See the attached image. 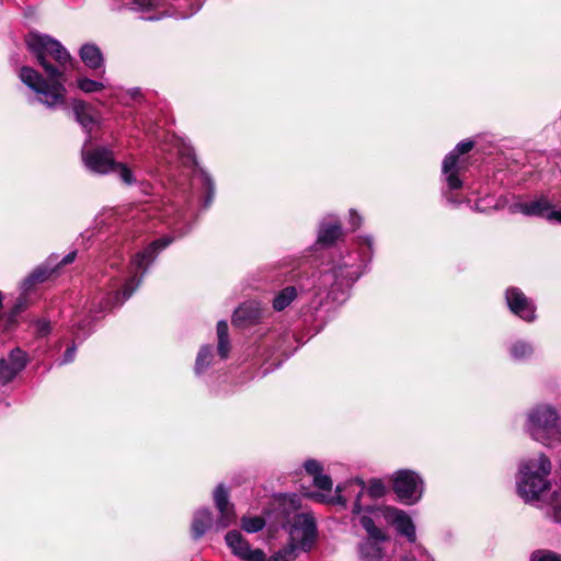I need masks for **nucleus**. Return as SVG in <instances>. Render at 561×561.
<instances>
[{
  "label": "nucleus",
  "mask_w": 561,
  "mask_h": 561,
  "mask_svg": "<svg viewBox=\"0 0 561 561\" xmlns=\"http://www.w3.org/2000/svg\"><path fill=\"white\" fill-rule=\"evenodd\" d=\"M510 353L515 360H523L533 355L534 348L525 341H517L512 344Z\"/></svg>",
  "instance_id": "nucleus-28"
},
{
  "label": "nucleus",
  "mask_w": 561,
  "mask_h": 561,
  "mask_svg": "<svg viewBox=\"0 0 561 561\" xmlns=\"http://www.w3.org/2000/svg\"><path fill=\"white\" fill-rule=\"evenodd\" d=\"M341 225L336 219L329 218L321 224L318 242L324 245L332 244L341 236Z\"/></svg>",
  "instance_id": "nucleus-23"
},
{
  "label": "nucleus",
  "mask_w": 561,
  "mask_h": 561,
  "mask_svg": "<svg viewBox=\"0 0 561 561\" xmlns=\"http://www.w3.org/2000/svg\"><path fill=\"white\" fill-rule=\"evenodd\" d=\"M27 354L16 347L9 353L7 358L0 359V383L11 382L27 365Z\"/></svg>",
  "instance_id": "nucleus-14"
},
{
  "label": "nucleus",
  "mask_w": 561,
  "mask_h": 561,
  "mask_svg": "<svg viewBox=\"0 0 561 561\" xmlns=\"http://www.w3.org/2000/svg\"><path fill=\"white\" fill-rule=\"evenodd\" d=\"M51 330L50 322L47 320H37L35 322V331L39 336L47 335Z\"/></svg>",
  "instance_id": "nucleus-38"
},
{
  "label": "nucleus",
  "mask_w": 561,
  "mask_h": 561,
  "mask_svg": "<svg viewBox=\"0 0 561 561\" xmlns=\"http://www.w3.org/2000/svg\"><path fill=\"white\" fill-rule=\"evenodd\" d=\"M129 95L133 98V99H137L141 95V92H140V89L139 88H134V89H130L128 91Z\"/></svg>",
  "instance_id": "nucleus-41"
},
{
  "label": "nucleus",
  "mask_w": 561,
  "mask_h": 561,
  "mask_svg": "<svg viewBox=\"0 0 561 561\" xmlns=\"http://www.w3.org/2000/svg\"><path fill=\"white\" fill-rule=\"evenodd\" d=\"M351 221L354 228L360 225V218L355 211H351Z\"/></svg>",
  "instance_id": "nucleus-40"
},
{
  "label": "nucleus",
  "mask_w": 561,
  "mask_h": 561,
  "mask_svg": "<svg viewBox=\"0 0 561 561\" xmlns=\"http://www.w3.org/2000/svg\"><path fill=\"white\" fill-rule=\"evenodd\" d=\"M362 274V265L353 262L351 257L342 259L331 271L319 277V290L329 289V297L334 301L345 300V295Z\"/></svg>",
  "instance_id": "nucleus-6"
},
{
  "label": "nucleus",
  "mask_w": 561,
  "mask_h": 561,
  "mask_svg": "<svg viewBox=\"0 0 561 561\" xmlns=\"http://www.w3.org/2000/svg\"><path fill=\"white\" fill-rule=\"evenodd\" d=\"M306 472L312 477L313 484L321 491L331 492L332 480L329 476L322 473V466L314 459H308L304 463Z\"/></svg>",
  "instance_id": "nucleus-21"
},
{
  "label": "nucleus",
  "mask_w": 561,
  "mask_h": 561,
  "mask_svg": "<svg viewBox=\"0 0 561 561\" xmlns=\"http://www.w3.org/2000/svg\"><path fill=\"white\" fill-rule=\"evenodd\" d=\"M387 492V486L381 479L373 478L365 482L363 479L355 478L343 485H337L335 495L313 492L306 495L319 502L336 503L346 506L352 503V513L362 514L373 510L371 501L382 497Z\"/></svg>",
  "instance_id": "nucleus-3"
},
{
  "label": "nucleus",
  "mask_w": 561,
  "mask_h": 561,
  "mask_svg": "<svg viewBox=\"0 0 561 561\" xmlns=\"http://www.w3.org/2000/svg\"><path fill=\"white\" fill-rule=\"evenodd\" d=\"M390 481L392 482L393 492L401 503L414 505L421 500L424 482L415 471L409 469L394 471Z\"/></svg>",
  "instance_id": "nucleus-10"
},
{
  "label": "nucleus",
  "mask_w": 561,
  "mask_h": 561,
  "mask_svg": "<svg viewBox=\"0 0 561 561\" xmlns=\"http://www.w3.org/2000/svg\"><path fill=\"white\" fill-rule=\"evenodd\" d=\"M82 160L88 170L98 174L116 172L125 184H134L136 179L131 170L123 163L114 160L113 151L105 147H92L91 136L85 140L82 148Z\"/></svg>",
  "instance_id": "nucleus-7"
},
{
  "label": "nucleus",
  "mask_w": 561,
  "mask_h": 561,
  "mask_svg": "<svg viewBox=\"0 0 561 561\" xmlns=\"http://www.w3.org/2000/svg\"><path fill=\"white\" fill-rule=\"evenodd\" d=\"M300 499L296 494L276 497L273 510L266 512L267 520L288 529L289 543L266 559L262 552V561H294L301 551H309L316 542L317 526L310 513L298 512Z\"/></svg>",
  "instance_id": "nucleus-2"
},
{
  "label": "nucleus",
  "mask_w": 561,
  "mask_h": 561,
  "mask_svg": "<svg viewBox=\"0 0 561 561\" xmlns=\"http://www.w3.org/2000/svg\"><path fill=\"white\" fill-rule=\"evenodd\" d=\"M552 516L553 519L561 524V492L553 495L551 501Z\"/></svg>",
  "instance_id": "nucleus-37"
},
{
  "label": "nucleus",
  "mask_w": 561,
  "mask_h": 561,
  "mask_svg": "<svg viewBox=\"0 0 561 561\" xmlns=\"http://www.w3.org/2000/svg\"><path fill=\"white\" fill-rule=\"evenodd\" d=\"M376 511L385 523L393 526L397 533L404 536L409 542L414 543L416 541L415 525L408 513L390 505L380 506Z\"/></svg>",
  "instance_id": "nucleus-12"
},
{
  "label": "nucleus",
  "mask_w": 561,
  "mask_h": 561,
  "mask_svg": "<svg viewBox=\"0 0 561 561\" xmlns=\"http://www.w3.org/2000/svg\"><path fill=\"white\" fill-rule=\"evenodd\" d=\"M227 546L231 549L232 553L243 561H262L261 549H252L244 540L241 533L231 530L226 535Z\"/></svg>",
  "instance_id": "nucleus-17"
},
{
  "label": "nucleus",
  "mask_w": 561,
  "mask_h": 561,
  "mask_svg": "<svg viewBox=\"0 0 561 561\" xmlns=\"http://www.w3.org/2000/svg\"><path fill=\"white\" fill-rule=\"evenodd\" d=\"M25 309V298L24 297H20L13 308V311L12 313L5 318V324H4V330H10V328L12 327V324L14 323V317L21 312L22 310Z\"/></svg>",
  "instance_id": "nucleus-36"
},
{
  "label": "nucleus",
  "mask_w": 561,
  "mask_h": 561,
  "mask_svg": "<svg viewBox=\"0 0 561 561\" xmlns=\"http://www.w3.org/2000/svg\"><path fill=\"white\" fill-rule=\"evenodd\" d=\"M359 524L366 530L367 537L358 547L362 561H391V554L386 548L390 543L389 536L376 526L371 517L362 515Z\"/></svg>",
  "instance_id": "nucleus-9"
},
{
  "label": "nucleus",
  "mask_w": 561,
  "mask_h": 561,
  "mask_svg": "<svg viewBox=\"0 0 561 561\" xmlns=\"http://www.w3.org/2000/svg\"><path fill=\"white\" fill-rule=\"evenodd\" d=\"M264 316V308L259 301H247L233 313L232 322L238 327H247L259 322Z\"/></svg>",
  "instance_id": "nucleus-19"
},
{
  "label": "nucleus",
  "mask_w": 561,
  "mask_h": 561,
  "mask_svg": "<svg viewBox=\"0 0 561 561\" xmlns=\"http://www.w3.org/2000/svg\"><path fill=\"white\" fill-rule=\"evenodd\" d=\"M77 85L84 93L98 92L105 88V84L102 81L92 80L85 77H79L77 79Z\"/></svg>",
  "instance_id": "nucleus-30"
},
{
  "label": "nucleus",
  "mask_w": 561,
  "mask_h": 561,
  "mask_svg": "<svg viewBox=\"0 0 561 561\" xmlns=\"http://www.w3.org/2000/svg\"><path fill=\"white\" fill-rule=\"evenodd\" d=\"M512 213H520L525 216L543 217L549 221L561 224V210L554 208V203L548 195L541 194L530 201L517 202L511 206Z\"/></svg>",
  "instance_id": "nucleus-11"
},
{
  "label": "nucleus",
  "mask_w": 561,
  "mask_h": 561,
  "mask_svg": "<svg viewBox=\"0 0 561 561\" xmlns=\"http://www.w3.org/2000/svg\"><path fill=\"white\" fill-rule=\"evenodd\" d=\"M214 502L219 514L216 520V528L224 529L232 525L236 522V513L233 505L229 502L228 491L222 484L215 489Z\"/></svg>",
  "instance_id": "nucleus-15"
},
{
  "label": "nucleus",
  "mask_w": 561,
  "mask_h": 561,
  "mask_svg": "<svg viewBox=\"0 0 561 561\" xmlns=\"http://www.w3.org/2000/svg\"><path fill=\"white\" fill-rule=\"evenodd\" d=\"M173 238L163 237L158 240L151 242L148 248L144 251L138 252L131 260V266L135 271H142L140 276L136 274L131 276L124 285L123 291L115 294V302L112 304L110 300H106L101 304L100 310L98 312H103L104 310L110 309L112 306L122 305L125 300H127L133 293L138 288L141 283L142 275L146 273L151 263L156 260L158 253L165 249L169 244H171Z\"/></svg>",
  "instance_id": "nucleus-5"
},
{
  "label": "nucleus",
  "mask_w": 561,
  "mask_h": 561,
  "mask_svg": "<svg viewBox=\"0 0 561 561\" xmlns=\"http://www.w3.org/2000/svg\"><path fill=\"white\" fill-rule=\"evenodd\" d=\"M217 336H218V354L222 359L227 358L230 352V343L228 339V324L221 320L217 323Z\"/></svg>",
  "instance_id": "nucleus-27"
},
{
  "label": "nucleus",
  "mask_w": 561,
  "mask_h": 561,
  "mask_svg": "<svg viewBox=\"0 0 561 561\" xmlns=\"http://www.w3.org/2000/svg\"><path fill=\"white\" fill-rule=\"evenodd\" d=\"M530 561H561V554L551 550H536L531 553Z\"/></svg>",
  "instance_id": "nucleus-32"
},
{
  "label": "nucleus",
  "mask_w": 561,
  "mask_h": 561,
  "mask_svg": "<svg viewBox=\"0 0 561 561\" xmlns=\"http://www.w3.org/2000/svg\"><path fill=\"white\" fill-rule=\"evenodd\" d=\"M80 58L90 69H100L103 67L104 59L100 48L93 44H84L80 49Z\"/></svg>",
  "instance_id": "nucleus-24"
},
{
  "label": "nucleus",
  "mask_w": 561,
  "mask_h": 561,
  "mask_svg": "<svg viewBox=\"0 0 561 561\" xmlns=\"http://www.w3.org/2000/svg\"><path fill=\"white\" fill-rule=\"evenodd\" d=\"M472 148L473 142L471 140H465L459 142L456 148L445 157L443 173L446 175V182L450 190H458L462 186V181L458 175L462 169L459 156L469 152Z\"/></svg>",
  "instance_id": "nucleus-13"
},
{
  "label": "nucleus",
  "mask_w": 561,
  "mask_h": 561,
  "mask_svg": "<svg viewBox=\"0 0 561 561\" xmlns=\"http://www.w3.org/2000/svg\"><path fill=\"white\" fill-rule=\"evenodd\" d=\"M551 469V462L543 454L523 460L516 482L518 495L527 503L540 501L550 488Z\"/></svg>",
  "instance_id": "nucleus-4"
},
{
  "label": "nucleus",
  "mask_w": 561,
  "mask_h": 561,
  "mask_svg": "<svg viewBox=\"0 0 561 561\" xmlns=\"http://www.w3.org/2000/svg\"><path fill=\"white\" fill-rule=\"evenodd\" d=\"M77 255L76 251H72L65 255L62 260L57 263L58 256L57 255H50L46 262L45 265L39 266L36 268L24 282V286L27 287L32 284L42 283L45 282L59 265H66L70 264L75 261Z\"/></svg>",
  "instance_id": "nucleus-18"
},
{
  "label": "nucleus",
  "mask_w": 561,
  "mask_h": 561,
  "mask_svg": "<svg viewBox=\"0 0 561 561\" xmlns=\"http://www.w3.org/2000/svg\"><path fill=\"white\" fill-rule=\"evenodd\" d=\"M91 332V320H78L76 323L75 340H82Z\"/></svg>",
  "instance_id": "nucleus-34"
},
{
  "label": "nucleus",
  "mask_w": 561,
  "mask_h": 561,
  "mask_svg": "<svg viewBox=\"0 0 561 561\" xmlns=\"http://www.w3.org/2000/svg\"><path fill=\"white\" fill-rule=\"evenodd\" d=\"M27 49L47 75L45 79L37 70L23 66L20 80L35 93L36 101L49 110L67 104L64 76L72 67V57L62 44L49 35L31 32L25 37Z\"/></svg>",
  "instance_id": "nucleus-1"
},
{
  "label": "nucleus",
  "mask_w": 561,
  "mask_h": 561,
  "mask_svg": "<svg viewBox=\"0 0 561 561\" xmlns=\"http://www.w3.org/2000/svg\"><path fill=\"white\" fill-rule=\"evenodd\" d=\"M401 561H434V559L422 547H416L410 554L404 556Z\"/></svg>",
  "instance_id": "nucleus-33"
},
{
  "label": "nucleus",
  "mask_w": 561,
  "mask_h": 561,
  "mask_svg": "<svg viewBox=\"0 0 561 561\" xmlns=\"http://www.w3.org/2000/svg\"><path fill=\"white\" fill-rule=\"evenodd\" d=\"M363 241L367 244L368 249H371L373 239L370 237L363 238Z\"/></svg>",
  "instance_id": "nucleus-42"
},
{
  "label": "nucleus",
  "mask_w": 561,
  "mask_h": 561,
  "mask_svg": "<svg viewBox=\"0 0 561 561\" xmlns=\"http://www.w3.org/2000/svg\"><path fill=\"white\" fill-rule=\"evenodd\" d=\"M297 297V289L294 286H288L276 294L273 299V309L275 311H283L287 308Z\"/></svg>",
  "instance_id": "nucleus-26"
},
{
  "label": "nucleus",
  "mask_w": 561,
  "mask_h": 561,
  "mask_svg": "<svg viewBox=\"0 0 561 561\" xmlns=\"http://www.w3.org/2000/svg\"><path fill=\"white\" fill-rule=\"evenodd\" d=\"M505 297L507 306L514 314L525 321L535 319V307L520 289L516 287L508 288Z\"/></svg>",
  "instance_id": "nucleus-16"
},
{
  "label": "nucleus",
  "mask_w": 561,
  "mask_h": 561,
  "mask_svg": "<svg viewBox=\"0 0 561 561\" xmlns=\"http://www.w3.org/2000/svg\"><path fill=\"white\" fill-rule=\"evenodd\" d=\"M527 431L543 445L552 446L561 439L560 417L551 405H538L527 416Z\"/></svg>",
  "instance_id": "nucleus-8"
},
{
  "label": "nucleus",
  "mask_w": 561,
  "mask_h": 561,
  "mask_svg": "<svg viewBox=\"0 0 561 561\" xmlns=\"http://www.w3.org/2000/svg\"><path fill=\"white\" fill-rule=\"evenodd\" d=\"M131 9L144 14V19L149 21L160 20L164 16V0H131Z\"/></svg>",
  "instance_id": "nucleus-20"
},
{
  "label": "nucleus",
  "mask_w": 561,
  "mask_h": 561,
  "mask_svg": "<svg viewBox=\"0 0 561 561\" xmlns=\"http://www.w3.org/2000/svg\"><path fill=\"white\" fill-rule=\"evenodd\" d=\"M76 352H77V346L76 344L73 343L71 346H69L64 355H62V358H61V362L60 364L64 365V364H69L71 362H73L75 357H76Z\"/></svg>",
  "instance_id": "nucleus-39"
},
{
  "label": "nucleus",
  "mask_w": 561,
  "mask_h": 561,
  "mask_svg": "<svg viewBox=\"0 0 561 561\" xmlns=\"http://www.w3.org/2000/svg\"><path fill=\"white\" fill-rule=\"evenodd\" d=\"M265 519L259 516L243 517L241 520L242 528L250 534L261 530L265 526Z\"/></svg>",
  "instance_id": "nucleus-31"
},
{
  "label": "nucleus",
  "mask_w": 561,
  "mask_h": 561,
  "mask_svg": "<svg viewBox=\"0 0 561 561\" xmlns=\"http://www.w3.org/2000/svg\"><path fill=\"white\" fill-rule=\"evenodd\" d=\"M213 525V516L209 510L202 508L194 513L192 520V534L194 538H201Z\"/></svg>",
  "instance_id": "nucleus-25"
},
{
  "label": "nucleus",
  "mask_w": 561,
  "mask_h": 561,
  "mask_svg": "<svg viewBox=\"0 0 561 561\" xmlns=\"http://www.w3.org/2000/svg\"><path fill=\"white\" fill-rule=\"evenodd\" d=\"M182 19H185L187 15L186 14H181L180 15Z\"/></svg>",
  "instance_id": "nucleus-43"
},
{
  "label": "nucleus",
  "mask_w": 561,
  "mask_h": 561,
  "mask_svg": "<svg viewBox=\"0 0 561 561\" xmlns=\"http://www.w3.org/2000/svg\"><path fill=\"white\" fill-rule=\"evenodd\" d=\"M76 121L87 133H91L96 125V119L91 113L89 105L81 100H73L71 103Z\"/></svg>",
  "instance_id": "nucleus-22"
},
{
  "label": "nucleus",
  "mask_w": 561,
  "mask_h": 561,
  "mask_svg": "<svg viewBox=\"0 0 561 561\" xmlns=\"http://www.w3.org/2000/svg\"><path fill=\"white\" fill-rule=\"evenodd\" d=\"M199 176H201L203 185L205 186V188L207 191V196H206L204 206L208 207L214 197V184L211 182V179L204 171L199 172Z\"/></svg>",
  "instance_id": "nucleus-35"
},
{
  "label": "nucleus",
  "mask_w": 561,
  "mask_h": 561,
  "mask_svg": "<svg viewBox=\"0 0 561 561\" xmlns=\"http://www.w3.org/2000/svg\"><path fill=\"white\" fill-rule=\"evenodd\" d=\"M211 357H213V354H211L210 346H208V345L202 346L197 354L196 363H195V373L197 375L204 373L210 366Z\"/></svg>",
  "instance_id": "nucleus-29"
}]
</instances>
